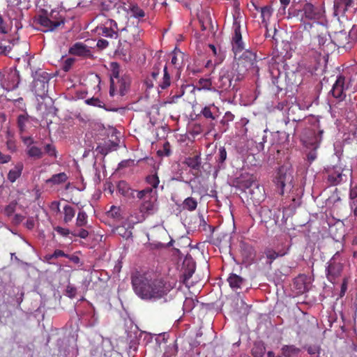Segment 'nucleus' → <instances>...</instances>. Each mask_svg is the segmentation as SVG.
Here are the masks:
<instances>
[{
  "instance_id": "nucleus-29",
  "label": "nucleus",
  "mask_w": 357,
  "mask_h": 357,
  "mask_svg": "<svg viewBox=\"0 0 357 357\" xmlns=\"http://www.w3.org/2000/svg\"><path fill=\"white\" fill-rule=\"evenodd\" d=\"M183 163L192 169L198 172L200 170L202 159L200 155H196L193 157L186 158Z\"/></svg>"
},
{
  "instance_id": "nucleus-31",
  "label": "nucleus",
  "mask_w": 357,
  "mask_h": 357,
  "mask_svg": "<svg viewBox=\"0 0 357 357\" xmlns=\"http://www.w3.org/2000/svg\"><path fill=\"white\" fill-rule=\"evenodd\" d=\"M259 216L261 221L265 224L269 222L274 219V213L271 208L266 206H263L259 210Z\"/></svg>"
},
{
  "instance_id": "nucleus-51",
  "label": "nucleus",
  "mask_w": 357,
  "mask_h": 357,
  "mask_svg": "<svg viewBox=\"0 0 357 357\" xmlns=\"http://www.w3.org/2000/svg\"><path fill=\"white\" fill-rule=\"evenodd\" d=\"M108 215L116 220L121 219V208L120 207L112 206L110 210L107 212Z\"/></svg>"
},
{
  "instance_id": "nucleus-10",
  "label": "nucleus",
  "mask_w": 357,
  "mask_h": 357,
  "mask_svg": "<svg viewBox=\"0 0 357 357\" xmlns=\"http://www.w3.org/2000/svg\"><path fill=\"white\" fill-rule=\"evenodd\" d=\"M126 333L127 334V340L128 341V349L130 351L132 349L134 351H137L139 338L143 333V331H140L138 326L135 324L131 320L126 322Z\"/></svg>"
},
{
  "instance_id": "nucleus-58",
  "label": "nucleus",
  "mask_w": 357,
  "mask_h": 357,
  "mask_svg": "<svg viewBox=\"0 0 357 357\" xmlns=\"http://www.w3.org/2000/svg\"><path fill=\"white\" fill-rule=\"evenodd\" d=\"M158 82L159 80H158V78L156 79H153L151 77V74L150 75L149 77H147L144 82V84L146 86V89H153V86H154V82Z\"/></svg>"
},
{
  "instance_id": "nucleus-33",
  "label": "nucleus",
  "mask_w": 357,
  "mask_h": 357,
  "mask_svg": "<svg viewBox=\"0 0 357 357\" xmlns=\"http://www.w3.org/2000/svg\"><path fill=\"white\" fill-rule=\"evenodd\" d=\"M281 351L283 357H292L298 354L301 349L293 344L283 345Z\"/></svg>"
},
{
  "instance_id": "nucleus-23",
  "label": "nucleus",
  "mask_w": 357,
  "mask_h": 357,
  "mask_svg": "<svg viewBox=\"0 0 357 357\" xmlns=\"http://www.w3.org/2000/svg\"><path fill=\"white\" fill-rule=\"evenodd\" d=\"M143 202L140 206V211L143 213L153 214L157 210L156 207V197H149L142 199Z\"/></svg>"
},
{
  "instance_id": "nucleus-13",
  "label": "nucleus",
  "mask_w": 357,
  "mask_h": 357,
  "mask_svg": "<svg viewBox=\"0 0 357 357\" xmlns=\"http://www.w3.org/2000/svg\"><path fill=\"white\" fill-rule=\"evenodd\" d=\"M232 28L234 30V35L231 39V45L232 50L236 57L238 53H241L243 50H245V43L242 40L240 22L235 16H234Z\"/></svg>"
},
{
  "instance_id": "nucleus-27",
  "label": "nucleus",
  "mask_w": 357,
  "mask_h": 357,
  "mask_svg": "<svg viewBox=\"0 0 357 357\" xmlns=\"http://www.w3.org/2000/svg\"><path fill=\"white\" fill-rule=\"evenodd\" d=\"M349 35L346 31L336 33L334 36V43L339 47H346L349 44Z\"/></svg>"
},
{
  "instance_id": "nucleus-56",
  "label": "nucleus",
  "mask_w": 357,
  "mask_h": 357,
  "mask_svg": "<svg viewBox=\"0 0 357 357\" xmlns=\"http://www.w3.org/2000/svg\"><path fill=\"white\" fill-rule=\"evenodd\" d=\"M86 103L89 105L98 107H103L104 103L98 98H91L86 100Z\"/></svg>"
},
{
  "instance_id": "nucleus-59",
  "label": "nucleus",
  "mask_w": 357,
  "mask_h": 357,
  "mask_svg": "<svg viewBox=\"0 0 357 357\" xmlns=\"http://www.w3.org/2000/svg\"><path fill=\"white\" fill-rule=\"evenodd\" d=\"M75 62V59L73 58H68L66 59L62 66V69L65 72L69 71V70L71 68L73 64Z\"/></svg>"
},
{
  "instance_id": "nucleus-35",
  "label": "nucleus",
  "mask_w": 357,
  "mask_h": 357,
  "mask_svg": "<svg viewBox=\"0 0 357 357\" xmlns=\"http://www.w3.org/2000/svg\"><path fill=\"white\" fill-rule=\"evenodd\" d=\"M29 122V116L26 114H20L17 116V124L20 135H23L26 130V124Z\"/></svg>"
},
{
  "instance_id": "nucleus-7",
  "label": "nucleus",
  "mask_w": 357,
  "mask_h": 357,
  "mask_svg": "<svg viewBox=\"0 0 357 357\" xmlns=\"http://www.w3.org/2000/svg\"><path fill=\"white\" fill-rule=\"evenodd\" d=\"M312 29V33L310 35H312L314 43L317 42L318 43L320 50L319 54H321V52L328 53L327 47L331 45L332 40L330 37H328L326 29L323 25L316 23V27Z\"/></svg>"
},
{
  "instance_id": "nucleus-54",
  "label": "nucleus",
  "mask_w": 357,
  "mask_h": 357,
  "mask_svg": "<svg viewBox=\"0 0 357 357\" xmlns=\"http://www.w3.org/2000/svg\"><path fill=\"white\" fill-rule=\"evenodd\" d=\"M11 29V27L3 20V17L0 15V33L7 34Z\"/></svg>"
},
{
  "instance_id": "nucleus-15",
  "label": "nucleus",
  "mask_w": 357,
  "mask_h": 357,
  "mask_svg": "<svg viewBox=\"0 0 357 357\" xmlns=\"http://www.w3.org/2000/svg\"><path fill=\"white\" fill-rule=\"evenodd\" d=\"M172 84H173V88L168 99L164 102L165 105L176 103L177 100L184 95L185 89L190 86L185 84L182 80L180 82L179 80H173Z\"/></svg>"
},
{
  "instance_id": "nucleus-8",
  "label": "nucleus",
  "mask_w": 357,
  "mask_h": 357,
  "mask_svg": "<svg viewBox=\"0 0 357 357\" xmlns=\"http://www.w3.org/2000/svg\"><path fill=\"white\" fill-rule=\"evenodd\" d=\"M183 266L185 267L183 272V284L185 287L190 289L195 287V289L202 290L204 287L202 281L195 282L192 278V275L195 270V263L193 261L192 258H186L183 261Z\"/></svg>"
},
{
  "instance_id": "nucleus-50",
  "label": "nucleus",
  "mask_w": 357,
  "mask_h": 357,
  "mask_svg": "<svg viewBox=\"0 0 357 357\" xmlns=\"http://www.w3.org/2000/svg\"><path fill=\"white\" fill-rule=\"evenodd\" d=\"M178 353V346L176 344L169 345L163 354L162 357L176 356Z\"/></svg>"
},
{
  "instance_id": "nucleus-61",
  "label": "nucleus",
  "mask_w": 357,
  "mask_h": 357,
  "mask_svg": "<svg viewBox=\"0 0 357 357\" xmlns=\"http://www.w3.org/2000/svg\"><path fill=\"white\" fill-rule=\"evenodd\" d=\"M199 86L204 89H211L212 83L210 79L202 78L199 81Z\"/></svg>"
},
{
  "instance_id": "nucleus-25",
  "label": "nucleus",
  "mask_w": 357,
  "mask_h": 357,
  "mask_svg": "<svg viewBox=\"0 0 357 357\" xmlns=\"http://www.w3.org/2000/svg\"><path fill=\"white\" fill-rule=\"evenodd\" d=\"M130 79L128 76H123L118 79L115 84V90L119 89V93L121 96H125L128 91L130 86Z\"/></svg>"
},
{
  "instance_id": "nucleus-32",
  "label": "nucleus",
  "mask_w": 357,
  "mask_h": 357,
  "mask_svg": "<svg viewBox=\"0 0 357 357\" xmlns=\"http://www.w3.org/2000/svg\"><path fill=\"white\" fill-rule=\"evenodd\" d=\"M264 254L268 260L267 264L271 266L273 261L279 257H282L287 254V252H276L272 248H266L264 251Z\"/></svg>"
},
{
  "instance_id": "nucleus-28",
  "label": "nucleus",
  "mask_w": 357,
  "mask_h": 357,
  "mask_svg": "<svg viewBox=\"0 0 357 357\" xmlns=\"http://www.w3.org/2000/svg\"><path fill=\"white\" fill-rule=\"evenodd\" d=\"M24 165L22 162H17L14 168L11 169L8 174V179L10 182L14 183L18 178L20 177Z\"/></svg>"
},
{
  "instance_id": "nucleus-4",
  "label": "nucleus",
  "mask_w": 357,
  "mask_h": 357,
  "mask_svg": "<svg viewBox=\"0 0 357 357\" xmlns=\"http://www.w3.org/2000/svg\"><path fill=\"white\" fill-rule=\"evenodd\" d=\"M133 290H162L165 284L162 279L152 278L149 273L135 271L131 275Z\"/></svg>"
},
{
  "instance_id": "nucleus-47",
  "label": "nucleus",
  "mask_w": 357,
  "mask_h": 357,
  "mask_svg": "<svg viewBox=\"0 0 357 357\" xmlns=\"http://www.w3.org/2000/svg\"><path fill=\"white\" fill-rule=\"evenodd\" d=\"M211 107H215L214 104L210 105L208 106L204 107L202 111L201 114L206 118L209 119L211 120L215 119V116L213 114V112L211 111Z\"/></svg>"
},
{
  "instance_id": "nucleus-6",
  "label": "nucleus",
  "mask_w": 357,
  "mask_h": 357,
  "mask_svg": "<svg viewBox=\"0 0 357 357\" xmlns=\"http://www.w3.org/2000/svg\"><path fill=\"white\" fill-rule=\"evenodd\" d=\"M293 175L289 169L284 166L279 167L274 182L279 188V194L283 195L287 190L293 188Z\"/></svg>"
},
{
  "instance_id": "nucleus-16",
  "label": "nucleus",
  "mask_w": 357,
  "mask_h": 357,
  "mask_svg": "<svg viewBox=\"0 0 357 357\" xmlns=\"http://www.w3.org/2000/svg\"><path fill=\"white\" fill-rule=\"evenodd\" d=\"M328 267L326 269V276L329 281L333 283L335 282V280L340 275L343 265L342 263L336 261L335 257H333L328 263Z\"/></svg>"
},
{
  "instance_id": "nucleus-19",
  "label": "nucleus",
  "mask_w": 357,
  "mask_h": 357,
  "mask_svg": "<svg viewBox=\"0 0 357 357\" xmlns=\"http://www.w3.org/2000/svg\"><path fill=\"white\" fill-rule=\"evenodd\" d=\"M247 193L254 204H259L265 197L264 188L255 182L250 183Z\"/></svg>"
},
{
  "instance_id": "nucleus-26",
  "label": "nucleus",
  "mask_w": 357,
  "mask_h": 357,
  "mask_svg": "<svg viewBox=\"0 0 357 357\" xmlns=\"http://www.w3.org/2000/svg\"><path fill=\"white\" fill-rule=\"evenodd\" d=\"M112 66V72L110 75V88H109V95L113 97L115 94V82L114 78L120 79L119 78V65L116 62H112L111 63Z\"/></svg>"
},
{
  "instance_id": "nucleus-17",
  "label": "nucleus",
  "mask_w": 357,
  "mask_h": 357,
  "mask_svg": "<svg viewBox=\"0 0 357 357\" xmlns=\"http://www.w3.org/2000/svg\"><path fill=\"white\" fill-rule=\"evenodd\" d=\"M98 33L105 37L116 38L118 28L116 22L111 19L107 20L102 26L97 27Z\"/></svg>"
},
{
  "instance_id": "nucleus-12",
  "label": "nucleus",
  "mask_w": 357,
  "mask_h": 357,
  "mask_svg": "<svg viewBox=\"0 0 357 357\" xmlns=\"http://www.w3.org/2000/svg\"><path fill=\"white\" fill-rule=\"evenodd\" d=\"M350 174L349 169H344L340 166H334L328 169V181L332 185H337L346 181Z\"/></svg>"
},
{
  "instance_id": "nucleus-5",
  "label": "nucleus",
  "mask_w": 357,
  "mask_h": 357,
  "mask_svg": "<svg viewBox=\"0 0 357 357\" xmlns=\"http://www.w3.org/2000/svg\"><path fill=\"white\" fill-rule=\"evenodd\" d=\"M33 22L40 25V30L43 32L54 31L64 25L65 18L59 11L52 10L50 13L45 11V13L36 16Z\"/></svg>"
},
{
  "instance_id": "nucleus-3",
  "label": "nucleus",
  "mask_w": 357,
  "mask_h": 357,
  "mask_svg": "<svg viewBox=\"0 0 357 357\" xmlns=\"http://www.w3.org/2000/svg\"><path fill=\"white\" fill-rule=\"evenodd\" d=\"M325 10L321 4L306 3L303 8L298 10L296 17L301 20L303 29L310 31L315 28L314 24L324 17Z\"/></svg>"
},
{
  "instance_id": "nucleus-52",
  "label": "nucleus",
  "mask_w": 357,
  "mask_h": 357,
  "mask_svg": "<svg viewBox=\"0 0 357 357\" xmlns=\"http://www.w3.org/2000/svg\"><path fill=\"white\" fill-rule=\"evenodd\" d=\"M45 153H47L49 156L56 158L57 157V151L56 150V147L50 144H47L45 146L44 148Z\"/></svg>"
},
{
  "instance_id": "nucleus-34",
  "label": "nucleus",
  "mask_w": 357,
  "mask_h": 357,
  "mask_svg": "<svg viewBox=\"0 0 357 357\" xmlns=\"http://www.w3.org/2000/svg\"><path fill=\"white\" fill-rule=\"evenodd\" d=\"M128 13L130 16L137 19L142 18L145 16V12L136 3L129 5Z\"/></svg>"
},
{
  "instance_id": "nucleus-41",
  "label": "nucleus",
  "mask_w": 357,
  "mask_h": 357,
  "mask_svg": "<svg viewBox=\"0 0 357 357\" xmlns=\"http://www.w3.org/2000/svg\"><path fill=\"white\" fill-rule=\"evenodd\" d=\"M164 66L165 64H163L162 61L158 59L153 64L151 72V77L153 79L158 78L162 69V73H164Z\"/></svg>"
},
{
  "instance_id": "nucleus-42",
  "label": "nucleus",
  "mask_w": 357,
  "mask_h": 357,
  "mask_svg": "<svg viewBox=\"0 0 357 357\" xmlns=\"http://www.w3.org/2000/svg\"><path fill=\"white\" fill-rule=\"evenodd\" d=\"M117 189L119 193L123 196L128 197L130 194L131 188L128 183L125 181H120L117 185Z\"/></svg>"
},
{
  "instance_id": "nucleus-62",
  "label": "nucleus",
  "mask_w": 357,
  "mask_h": 357,
  "mask_svg": "<svg viewBox=\"0 0 357 357\" xmlns=\"http://www.w3.org/2000/svg\"><path fill=\"white\" fill-rule=\"evenodd\" d=\"M75 237H79L81 238H86L89 236V231L86 229H81L78 232L71 233Z\"/></svg>"
},
{
  "instance_id": "nucleus-45",
  "label": "nucleus",
  "mask_w": 357,
  "mask_h": 357,
  "mask_svg": "<svg viewBox=\"0 0 357 357\" xmlns=\"http://www.w3.org/2000/svg\"><path fill=\"white\" fill-rule=\"evenodd\" d=\"M266 348L262 344H255L252 349V354L254 357H264Z\"/></svg>"
},
{
  "instance_id": "nucleus-20",
  "label": "nucleus",
  "mask_w": 357,
  "mask_h": 357,
  "mask_svg": "<svg viewBox=\"0 0 357 357\" xmlns=\"http://www.w3.org/2000/svg\"><path fill=\"white\" fill-rule=\"evenodd\" d=\"M69 53L72 55L82 56L84 58H89L92 56L91 52L89 47L86 45L79 42L75 43L69 49Z\"/></svg>"
},
{
  "instance_id": "nucleus-48",
  "label": "nucleus",
  "mask_w": 357,
  "mask_h": 357,
  "mask_svg": "<svg viewBox=\"0 0 357 357\" xmlns=\"http://www.w3.org/2000/svg\"><path fill=\"white\" fill-rule=\"evenodd\" d=\"M335 3L337 8H341L344 11H345L353 6L354 1L353 0H337Z\"/></svg>"
},
{
  "instance_id": "nucleus-37",
  "label": "nucleus",
  "mask_w": 357,
  "mask_h": 357,
  "mask_svg": "<svg viewBox=\"0 0 357 357\" xmlns=\"http://www.w3.org/2000/svg\"><path fill=\"white\" fill-rule=\"evenodd\" d=\"M26 154L29 158L34 159H40L43 156L42 149L36 146H31L27 148Z\"/></svg>"
},
{
  "instance_id": "nucleus-21",
  "label": "nucleus",
  "mask_w": 357,
  "mask_h": 357,
  "mask_svg": "<svg viewBox=\"0 0 357 357\" xmlns=\"http://www.w3.org/2000/svg\"><path fill=\"white\" fill-rule=\"evenodd\" d=\"M294 286L296 290H310L312 287L311 278L301 274L294 280Z\"/></svg>"
},
{
  "instance_id": "nucleus-44",
  "label": "nucleus",
  "mask_w": 357,
  "mask_h": 357,
  "mask_svg": "<svg viewBox=\"0 0 357 357\" xmlns=\"http://www.w3.org/2000/svg\"><path fill=\"white\" fill-rule=\"evenodd\" d=\"M153 188L147 187L142 190L138 191L137 197L139 199H145L149 197H155L153 195Z\"/></svg>"
},
{
  "instance_id": "nucleus-39",
  "label": "nucleus",
  "mask_w": 357,
  "mask_h": 357,
  "mask_svg": "<svg viewBox=\"0 0 357 357\" xmlns=\"http://www.w3.org/2000/svg\"><path fill=\"white\" fill-rule=\"evenodd\" d=\"M227 281L229 284V286L232 289H238L241 288V284L243 283V278L236 274H231L228 278Z\"/></svg>"
},
{
  "instance_id": "nucleus-49",
  "label": "nucleus",
  "mask_w": 357,
  "mask_h": 357,
  "mask_svg": "<svg viewBox=\"0 0 357 357\" xmlns=\"http://www.w3.org/2000/svg\"><path fill=\"white\" fill-rule=\"evenodd\" d=\"M116 3L112 0H105L101 2L100 8L101 11L109 12L115 8Z\"/></svg>"
},
{
  "instance_id": "nucleus-18",
  "label": "nucleus",
  "mask_w": 357,
  "mask_h": 357,
  "mask_svg": "<svg viewBox=\"0 0 357 357\" xmlns=\"http://www.w3.org/2000/svg\"><path fill=\"white\" fill-rule=\"evenodd\" d=\"M233 73L228 69L223 68L220 71L218 82L215 83L218 88L227 91L231 86Z\"/></svg>"
},
{
  "instance_id": "nucleus-64",
  "label": "nucleus",
  "mask_w": 357,
  "mask_h": 357,
  "mask_svg": "<svg viewBox=\"0 0 357 357\" xmlns=\"http://www.w3.org/2000/svg\"><path fill=\"white\" fill-rule=\"evenodd\" d=\"M349 197L352 200V203L356 204L357 200V186L351 187Z\"/></svg>"
},
{
  "instance_id": "nucleus-60",
  "label": "nucleus",
  "mask_w": 357,
  "mask_h": 357,
  "mask_svg": "<svg viewBox=\"0 0 357 357\" xmlns=\"http://www.w3.org/2000/svg\"><path fill=\"white\" fill-rule=\"evenodd\" d=\"M305 349L310 355L319 354L320 351V347L317 344L306 346Z\"/></svg>"
},
{
  "instance_id": "nucleus-22",
  "label": "nucleus",
  "mask_w": 357,
  "mask_h": 357,
  "mask_svg": "<svg viewBox=\"0 0 357 357\" xmlns=\"http://www.w3.org/2000/svg\"><path fill=\"white\" fill-rule=\"evenodd\" d=\"M50 75L45 71L36 72V77L34 79L35 87L40 86L43 93L47 91L48 82L50 80Z\"/></svg>"
},
{
  "instance_id": "nucleus-55",
  "label": "nucleus",
  "mask_w": 357,
  "mask_h": 357,
  "mask_svg": "<svg viewBox=\"0 0 357 357\" xmlns=\"http://www.w3.org/2000/svg\"><path fill=\"white\" fill-rule=\"evenodd\" d=\"M157 153H158V155H160V156H164V155L169 156L171 153L170 144H169V142H166L163 144L162 149L158 150Z\"/></svg>"
},
{
  "instance_id": "nucleus-63",
  "label": "nucleus",
  "mask_w": 357,
  "mask_h": 357,
  "mask_svg": "<svg viewBox=\"0 0 357 357\" xmlns=\"http://www.w3.org/2000/svg\"><path fill=\"white\" fill-rule=\"evenodd\" d=\"M20 138L23 143L27 146V148L31 146V145L34 143V140L31 137H25L23 135H20Z\"/></svg>"
},
{
  "instance_id": "nucleus-2",
  "label": "nucleus",
  "mask_w": 357,
  "mask_h": 357,
  "mask_svg": "<svg viewBox=\"0 0 357 357\" xmlns=\"http://www.w3.org/2000/svg\"><path fill=\"white\" fill-rule=\"evenodd\" d=\"M307 121L310 127L303 129L301 135V140L305 146L317 149L322 141L324 129L319 117L310 116Z\"/></svg>"
},
{
  "instance_id": "nucleus-40",
  "label": "nucleus",
  "mask_w": 357,
  "mask_h": 357,
  "mask_svg": "<svg viewBox=\"0 0 357 357\" xmlns=\"http://www.w3.org/2000/svg\"><path fill=\"white\" fill-rule=\"evenodd\" d=\"M63 221L65 223H68L72 221L73 218L75 215V208L70 206V205H66L63 207Z\"/></svg>"
},
{
  "instance_id": "nucleus-46",
  "label": "nucleus",
  "mask_w": 357,
  "mask_h": 357,
  "mask_svg": "<svg viewBox=\"0 0 357 357\" xmlns=\"http://www.w3.org/2000/svg\"><path fill=\"white\" fill-rule=\"evenodd\" d=\"M146 181L154 189L158 188L160 183L159 177L156 173L147 176Z\"/></svg>"
},
{
  "instance_id": "nucleus-9",
  "label": "nucleus",
  "mask_w": 357,
  "mask_h": 357,
  "mask_svg": "<svg viewBox=\"0 0 357 357\" xmlns=\"http://www.w3.org/2000/svg\"><path fill=\"white\" fill-rule=\"evenodd\" d=\"M349 84L350 81H347L344 76H338L329 91V96L334 98L337 102L343 101L347 96Z\"/></svg>"
},
{
  "instance_id": "nucleus-57",
  "label": "nucleus",
  "mask_w": 357,
  "mask_h": 357,
  "mask_svg": "<svg viewBox=\"0 0 357 357\" xmlns=\"http://www.w3.org/2000/svg\"><path fill=\"white\" fill-rule=\"evenodd\" d=\"M17 204V202H12L8 206H6L4 210L6 215L8 216L12 215L15 211Z\"/></svg>"
},
{
  "instance_id": "nucleus-11",
  "label": "nucleus",
  "mask_w": 357,
  "mask_h": 357,
  "mask_svg": "<svg viewBox=\"0 0 357 357\" xmlns=\"http://www.w3.org/2000/svg\"><path fill=\"white\" fill-rule=\"evenodd\" d=\"M256 54L250 50H245L240 56L238 61V68H245V70H252L253 73H258L259 67L257 65Z\"/></svg>"
},
{
  "instance_id": "nucleus-14",
  "label": "nucleus",
  "mask_w": 357,
  "mask_h": 357,
  "mask_svg": "<svg viewBox=\"0 0 357 357\" xmlns=\"http://www.w3.org/2000/svg\"><path fill=\"white\" fill-rule=\"evenodd\" d=\"M125 41L130 45H137L141 41L142 29L137 26H127L121 31Z\"/></svg>"
},
{
  "instance_id": "nucleus-30",
  "label": "nucleus",
  "mask_w": 357,
  "mask_h": 357,
  "mask_svg": "<svg viewBox=\"0 0 357 357\" xmlns=\"http://www.w3.org/2000/svg\"><path fill=\"white\" fill-rule=\"evenodd\" d=\"M227 153L225 148L224 146H220L218 149V153L215 156L218 169H222L225 168V162L227 160Z\"/></svg>"
},
{
  "instance_id": "nucleus-1",
  "label": "nucleus",
  "mask_w": 357,
  "mask_h": 357,
  "mask_svg": "<svg viewBox=\"0 0 357 357\" xmlns=\"http://www.w3.org/2000/svg\"><path fill=\"white\" fill-rule=\"evenodd\" d=\"M171 62L165 63L164 73L158 82V91L166 90L172 85L173 80L178 81L181 78V71L184 64L185 54L178 49L175 48L172 52Z\"/></svg>"
},
{
  "instance_id": "nucleus-43",
  "label": "nucleus",
  "mask_w": 357,
  "mask_h": 357,
  "mask_svg": "<svg viewBox=\"0 0 357 357\" xmlns=\"http://www.w3.org/2000/svg\"><path fill=\"white\" fill-rule=\"evenodd\" d=\"M88 215L84 211H79L76 219V226L82 227L87 224Z\"/></svg>"
},
{
  "instance_id": "nucleus-36",
  "label": "nucleus",
  "mask_w": 357,
  "mask_h": 357,
  "mask_svg": "<svg viewBox=\"0 0 357 357\" xmlns=\"http://www.w3.org/2000/svg\"><path fill=\"white\" fill-rule=\"evenodd\" d=\"M68 178V177L67 174L64 172H61L52 175L46 181V183H52L53 185H59L65 183Z\"/></svg>"
},
{
  "instance_id": "nucleus-24",
  "label": "nucleus",
  "mask_w": 357,
  "mask_h": 357,
  "mask_svg": "<svg viewBox=\"0 0 357 357\" xmlns=\"http://www.w3.org/2000/svg\"><path fill=\"white\" fill-rule=\"evenodd\" d=\"M136 294L142 300L155 301L167 294V291H135Z\"/></svg>"
},
{
  "instance_id": "nucleus-53",
  "label": "nucleus",
  "mask_w": 357,
  "mask_h": 357,
  "mask_svg": "<svg viewBox=\"0 0 357 357\" xmlns=\"http://www.w3.org/2000/svg\"><path fill=\"white\" fill-rule=\"evenodd\" d=\"M6 146L7 149L10 152L13 153L17 151L16 141L13 135L10 137H8V139H6Z\"/></svg>"
},
{
  "instance_id": "nucleus-38",
  "label": "nucleus",
  "mask_w": 357,
  "mask_h": 357,
  "mask_svg": "<svg viewBox=\"0 0 357 357\" xmlns=\"http://www.w3.org/2000/svg\"><path fill=\"white\" fill-rule=\"evenodd\" d=\"M197 201L195 198L192 197H188L184 199L182 206L184 210L193 211L197 208Z\"/></svg>"
}]
</instances>
